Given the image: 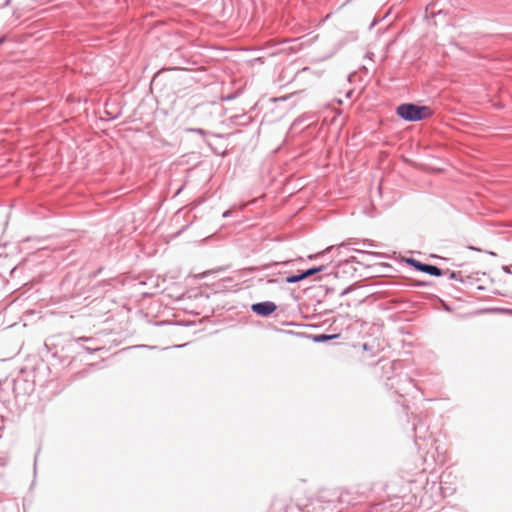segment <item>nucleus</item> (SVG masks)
<instances>
[{
	"label": "nucleus",
	"instance_id": "nucleus-46",
	"mask_svg": "<svg viewBox=\"0 0 512 512\" xmlns=\"http://www.w3.org/2000/svg\"><path fill=\"white\" fill-rule=\"evenodd\" d=\"M271 274H272V275H275V274H276V272H274V269H271Z\"/></svg>",
	"mask_w": 512,
	"mask_h": 512
},
{
	"label": "nucleus",
	"instance_id": "nucleus-39",
	"mask_svg": "<svg viewBox=\"0 0 512 512\" xmlns=\"http://www.w3.org/2000/svg\"><path fill=\"white\" fill-rule=\"evenodd\" d=\"M362 347H363L364 350H368V344L367 343H364Z\"/></svg>",
	"mask_w": 512,
	"mask_h": 512
},
{
	"label": "nucleus",
	"instance_id": "nucleus-10",
	"mask_svg": "<svg viewBox=\"0 0 512 512\" xmlns=\"http://www.w3.org/2000/svg\"><path fill=\"white\" fill-rule=\"evenodd\" d=\"M290 263H291L290 260L283 261V262L273 261L270 263L263 264L261 266H250L247 268V270L251 273L259 272V271H266V270H271L273 267H276V266H288Z\"/></svg>",
	"mask_w": 512,
	"mask_h": 512
},
{
	"label": "nucleus",
	"instance_id": "nucleus-49",
	"mask_svg": "<svg viewBox=\"0 0 512 512\" xmlns=\"http://www.w3.org/2000/svg\"><path fill=\"white\" fill-rule=\"evenodd\" d=\"M435 484H436V482H435V481H433V482H432V486H431V488H430V489H432V488H433V486H434Z\"/></svg>",
	"mask_w": 512,
	"mask_h": 512
},
{
	"label": "nucleus",
	"instance_id": "nucleus-38",
	"mask_svg": "<svg viewBox=\"0 0 512 512\" xmlns=\"http://www.w3.org/2000/svg\"><path fill=\"white\" fill-rule=\"evenodd\" d=\"M215 137H218V138H224L225 135L224 134H213Z\"/></svg>",
	"mask_w": 512,
	"mask_h": 512
},
{
	"label": "nucleus",
	"instance_id": "nucleus-18",
	"mask_svg": "<svg viewBox=\"0 0 512 512\" xmlns=\"http://www.w3.org/2000/svg\"><path fill=\"white\" fill-rule=\"evenodd\" d=\"M352 250H353L354 252L359 253V254L369 255V256L376 257V258H382V257H383V254H382V253H379V252L364 251V250H360V249H356V248H353Z\"/></svg>",
	"mask_w": 512,
	"mask_h": 512
},
{
	"label": "nucleus",
	"instance_id": "nucleus-30",
	"mask_svg": "<svg viewBox=\"0 0 512 512\" xmlns=\"http://www.w3.org/2000/svg\"><path fill=\"white\" fill-rule=\"evenodd\" d=\"M7 35H0V46L3 45L7 41Z\"/></svg>",
	"mask_w": 512,
	"mask_h": 512
},
{
	"label": "nucleus",
	"instance_id": "nucleus-6",
	"mask_svg": "<svg viewBox=\"0 0 512 512\" xmlns=\"http://www.w3.org/2000/svg\"><path fill=\"white\" fill-rule=\"evenodd\" d=\"M403 479L406 480V482L411 485L410 492H414L415 494L420 491L424 490L425 493L429 492V478L426 474V468H422L418 472L410 475H407V477L403 476Z\"/></svg>",
	"mask_w": 512,
	"mask_h": 512
},
{
	"label": "nucleus",
	"instance_id": "nucleus-1",
	"mask_svg": "<svg viewBox=\"0 0 512 512\" xmlns=\"http://www.w3.org/2000/svg\"><path fill=\"white\" fill-rule=\"evenodd\" d=\"M399 368H401L399 361H391L382 365V370L385 375V386L388 389H394L395 393L402 396V392H408L411 386H416L413 379L406 374L396 373V370Z\"/></svg>",
	"mask_w": 512,
	"mask_h": 512
},
{
	"label": "nucleus",
	"instance_id": "nucleus-44",
	"mask_svg": "<svg viewBox=\"0 0 512 512\" xmlns=\"http://www.w3.org/2000/svg\"><path fill=\"white\" fill-rule=\"evenodd\" d=\"M391 486H392V483H389V484H387V486H386V487H387L388 489H390V488H391Z\"/></svg>",
	"mask_w": 512,
	"mask_h": 512
},
{
	"label": "nucleus",
	"instance_id": "nucleus-17",
	"mask_svg": "<svg viewBox=\"0 0 512 512\" xmlns=\"http://www.w3.org/2000/svg\"><path fill=\"white\" fill-rule=\"evenodd\" d=\"M362 244V240H357V239H348L344 242H342L339 246H338V249H342V248H347L348 246L350 245H358V244Z\"/></svg>",
	"mask_w": 512,
	"mask_h": 512
},
{
	"label": "nucleus",
	"instance_id": "nucleus-16",
	"mask_svg": "<svg viewBox=\"0 0 512 512\" xmlns=\"http://www.w3.org/2000/svg\"><path fill=\"white\" fill-rule=\"evenodd\" d=\"M239 213V208L236 205L231 206L229 209L222 213L223 218H228Z\"/></svg>",
	"mask_w": 512,
	"mask_h": 512
},
{
	"label": "nucleus",
	"instance_id": "nucleus-12",
	"mask_svg": "<svg viewBox=\"0 0 512 512\" xmlns=\"http://www.w3.org/2000/svg\"><path fill=\"white\" fill-rule=\"evenodd\" d=\"M309 339H311L314 343H326L330 340H333L338 337L337 334H326V333H320V334H310L307 335Z\"/></svg>",
	"mask_w": 512,
	"mask_h": 512
},
{
	"label": "nucleus",
	"instance_id": "nucleus-35",
	"mask_svg": "<svg viewBox=\"0 0 512 512\" xmlns=\"http://www.w3.org/2000/svg\"><path fill=\"white\" fill-rule=\"evenodd\" d=\"M353 93H354V92H353V90L348 91V92L346 93V97H347V98H351V97H352V95H353Z\"/></svg>",
	"mask_w": 512,
	"mask_h": 512
},
{
	"label": "nucleus",
	"instance_id": "nucleus-7",
	"mask_svg": "<svg viewBox=\"0 0 512 512\" xmlns=\"http://www.w3.org/2000/svg\"><path fill=\"white\" fill-rule=\"evenodd\" d=\"M327 494H329L328 497L330 500L333 501V512H339L341 509H343V505L355 504L351 497V493L348 490H327Z\"/></svg>",
	"mask_w": 512,
	"mask_h": 512
},
{
	"label": "nucleus",
	"instance_id": "nucleus-37",
	"mask_svg": "<svg viewBox=\"0 0 512 512\" xmlns=\"http://www.w3.org/2000/svg\"><path fill=\"white\" fill-rule=\"evenodd\" d=\"M133 348H149V346H147V345H137V346H133Z\"/></svg>",
	"mask_w": 512,
	"mask_h": 512
},
{
	"label": "nucleus",
	"instance_id": "nucleus-33",
	"mask_svg": "<svg viewBox=\"0 0 512 512\" xmlns=\"http://www.w3.org/2000/svg\"><path fill=\"white\" fill-rule=\"evenodd\" d=\"M488 255L492 256V257H496L497 256V253H495L494 251H485Z\"/></svg>",
	"mask_w": 512,
	"mask_h": 512
},
{
	"label": "nucleus",
	"instance_id": "nucleus-4",
	"mask_svg": "<svg viewBox=\"0 0 512 512\" xmlns=\"http://www.w3.org/2000/svg\"><path fill=\"white\" fill-rule=\"evenodd\" d=\"M411 429L414 431V443L419 450L424 449L428 445L432 446L433 438L428 432V427L416 416L413 418Z\"/></svg>",
	"mask_w": 512,
	"mask_h": 512
},
{
	"label": "nucleus",
	"instance_id": "nucleus-15",
	"mask_svg": "<svg viewBox=\"0 0 512 512\" xmlns=\"http://www.w3.org/2000/svg\"><path fill=\"white\" fill-rule=\"evenodd\" d=\"M431 285L430 281L425 280H417V279H410L407 283L404 284L405 287L408 288H422V287H428Z\"/></svg>",
	"mask_w": 512,
	"mask_h": 512
},
{
	"label": "nucleus",
	"instance_id": "nucleus-25",
	"mask_svg": "<svg viewBox=\"0 0 512 512\" xmlns=\"http://www.w3.org/2000/svg\"><path fill=\"white\" fill-rule=\"evenodd\" d=\"M280 281L278 278H267L266 283L267 284H278Z\"/></svg>",
	"mask_w": 512,
	"mask_h": 512
},
{
	"label": "nucleus",
	"instance_id": "nucleus-3",
	"mask_svg": "<svg viewBox=\"0 0 512 512\" xmlns=\"http://www.w3.org/2000/svg\"><path fill=\"white\" fill-rule=\"evenodd\" d=\"M327 490H321L319 493L305 504L288 506L286 512H292L296 509L298 512H333V501L330 500Z\"/></svg>",
	"mask_w": 512,
	"mask_h": 512
},
{
	"label": "nucleus",
	"instance_id": "nucleus-13",
	"mask_svg": "<svg viewBox=\"0 0 512 512\" xmlns=\"http://www.w3.org/2000/svg\"><path fill=\"white\" fill-rule=\"evenodd\" d=\"M386 501H391L388 503L390 512H398L404 505L400 495H395L393 498H389Z\"/></svg>",
	"mask_w": 512,
	"mask_h": 512
},
{
	"label": "nucleus",
	"instance_id": "nucleus-41",
	"mask_svg": "<svg viewBox=\"0 0 512 512\" xmlns=\"http://www.w3.org/2000/svg\"><path fill=\"white\" fill-rule=\"evenodd\" d=\"M331 291H333V289H332V288L326 287V292H327V293H329V292H331Z\"/></svg>",
	"mask_w": 512,
	"mask_h": 512
},
{
	"label": "nucleus",
	"instance_id": "nucleus-47",
	"mask_svg": "<svg viewBox=\"0 0 512 512\" xmlns=\"http://www.w3.org/2000/svg\"><path fill=\"white\" fill-rule=\"evenodd\" d=\"M271 274H272V275H275V274H276V272H274V269H271Z\"/></svg>",
	"mask_w": 512,
	"mask_h": 512
},
{
	"label": "nucleus",
	"instance_id": "nucleus-50",
	"mask_svg": "<svg viewBox=\"0 0 512 512\" xmlns=\"http://www.w3.org/2000/svg\"><path fill=\"white\" fill-rule=\"evenodd\" d=\"M478 289H479V290H483V289H484V287H483V286H479V287H478Z\"/></svg>",
	"mask_w": 512,
	"mask_h": 512
},
{
	"label": "nucleus",
	"instance_id": "nucleus-8",
	"mask_svg": "<svg viewBox=\"0 0 512 512\" xmlns=\"http://www.w3.org/2000/svg\"><path fill=\"white\" fill-rule=\"evenodd\" d=\"M278 309V305L271 300L255 302L250 305V310L258 317L268 318Z\"/></svg>",
	"mask_w": 512,
	"mask_h": 512
},
{
	"label": "nucleus",
	"instance_id": "nucleus-31",
	"mask_svg": "<svg viewBox=\"0 0 512 512\" xmlns=\"http://www.w3.org/2000/svg\"><path fill=\"white\" fill-rule=\"evenodd\" d=\"M277 331H280V332H284V333H287V334H297V335H302L301 333H295L291 330H282V329H276Z\"/></svg>",
	"mask_w": 512,
	"mask_h": 512
},
{
	"label": "nucleus",
	"instance_id": "nucleus-23",
	"mask_svg": "<svg viewBox=\"0 0 512 512\" xmlns=\"http://www.w3.org/2000/svg\"><path fill=\"white\" fill-rule=\"evenodd\" d=\"M362 244L364 246H368V247H375L376 245L374 244V242L372 240H369V239H364L362 240Z\"/></svg>",
	"mask_w": 512,
	"mask_h": 512
},
{
	"label": "nucleus",
	"instance_id": "nucleus-21",
	"mask_svg": "<svg viewBox=\"0 0 512 512\" xmlns=\"http://www.w3.org/2000/svg\"><path fill=\"white\" fill-rule=\"evenodd\" d=\"M354 290V287L353 285H349L347 286L345 289H343L341 292H340V297H344L346 296L347 294H349L350 292H352Z\"/></svg>",
	"mask_w": 512,
	"mask_h": 512
},
{
	"label": "nucleus",
	"instance_id": "nucleus-48",
	"mask_svg": "<svg viewBox=\"0 0 512 512\" xmlns=\"http://www.w3.org/2000/svg\"><path fill=\"white\" fill-rule=\"evenodd\" d=\"M286 325L290 326V325H293L292 322H287Z\"/></svg>",
	"mask_w": 512,
	"mask_h": 512
},
{
	"label": "nucleus",
	"instance_id": "nucleus-43",
	"mask_svg": "<svg viewBox=\"0 0 512 512\" xmlns=\"http://www.w3.org/2000/svg\"><path fill=\"white\" fill-rule=\"evenodd\" d=\"M400 493H402V494L404 495V494L406 493V489H402V490L400 491Z\"/></svg>",
	"mask_w": 512,
	"mask_h": 512
},
{
	"label": "nucleus",
	"instance_id": "nucleus-22",
	"mask_svg": "<svg viewBox=\"0 0 512 512\" xmlns=\"http://www.w3.org/2000/svg\"><path fill=\"white\" fill-rule=\"evenodd\" d=\"M93 340H94V338H93V337H85V336H83V337H78V338H76V339H75V341H76L77 343H81V342H90V341H93Z\"/></svg>",
	"mask_w": 512,
	"mask_h": 512
},
{
	"label": "nucleus",
	"instance_id": "nucleus-27",
	"mask_svg": "<svg viewBox=\"0 0 512 512\" xmlns=\"http://www.w3.org/2000/svg\"><path fill=\"white\" fill-rule=\"evenodd\" d=\"M347 261H348L349 263H357V264H360V263H361L360 261H358L357 257H355V256H351V257H349Z\"/></svg>",
	"mask_w": 512,
	"mask_h": 512
},
{
	"label": "nucleus",
	"instance_id": "nucleus-5",
	"mask_svg": "<svg viewBox=\"0 0 512 512\" xmlns=\"http://www.w3.org/2000/svg\"><path fill=\"white\" fill-rule=\"evenodd\" d=\"M402 262L405 263L408 267H410L414 271L425 273V274H428V275L434 276V277L444 276L443 269H441L440 267H438L434 264L424 263V262H421L420 260H417L416 258H413V257H405L402 260Z\"/></svg>",
	"mask_w": 512,
	"mask_h": 512
},
{
	"label": "nucleus",
	"instance_id": "nucleus-20",
	"mask_svg": "<svg viewBox=\"0 0 512 512\" xmlns=\"http://www.w3.org/2000/svg\"><path fill=\"white\" fill-rule=\"evenodd\" d=\"M187 131L191 132V133H197V134L202 135V136H205V135L208 134V131H206L203 128H188Z\"/></svg>",
	"mask_w": 512,
	"mask_h": 512
},
{
	"label": "nucleus",
	"instance_id": "nucleus-11",
	"mask_svg": "<svg viewBox=\"0 0 512 512\" xmlns=\"http://www.w3.org/2000/svg\"><path fill=\"white\" fill-rule=\"evenodd\" d=\"M444 275H447L450 280H454L460 283H471L472 277L471 276H462L461 271H453L450 269H443Z\"/></svg>",
	"mask_w": 512,
	"mask_h": 512
},
{
	"label": "nucleus",
	"instance_id": "nucleus-29",
	"mask_svg": "<svg viewBox=\"0 0 512 512\" xmlns=\"http://www.w3.org/2000/svg\"><path fill=\"white\" fill-rule=\"evenodd\" d=\"M467 248L472 251L483 252V250L481 248L473 246V245H469Z\"/></svg>",
	"mask_w": 512,
	"mask_h": 512
},
{
	"label": "nucleus",
	"instance_id": "nucleus-2",
	"mask_svg": "<svg viewBox=\"0 0 512 512\" xmlns=\"http://www.w3.org/2000/svg\"><path fill=\"white\" fill-rule=\"evenodd\" d=\"M396 115L406 122L414 123L431 118L433 110L427 105L404 102L396 107Z\"/></svg>",
	"mask_w": 512,
	"mask_h": 512
},
{
	"label": "nucleus",
	"instance_id": "nucleus-51",
	"mask_svg": "<svg viewBox=\"0 0 512 512\" xmlns=\"http://www.w3.org/2000/svg\"><path fill=\"white\" fill-rule=\"evenodd\" d=\"M443 475L440 476V484L442 483Z\"/></svg>",
	"mask_w": 512,
	"mask_h": 512
},
{
	"label": "nucleus",
	"instance_id": "nucleus-34",
	"mask_svg": "<svg viewBox=\"0 0 512 512\" xmlns=\"http://www.w3.org/2000/svg\"><path fill=\"white\" fill-rule=\"evenodd\" d=\"M317 257H318V254H311V255H309V256H308V259H309V260H314V259H316Z\"/></svg>",
	"mask_w": 512,
	"mask_h": 512
},
{
	"label": "nucleus",
	"instance_id": "nucleus-32",
	"mask_svg": "<svg viewBox=\"0 0 512 512\" xmlns=\"http://www.w3.org/2000/svg\"><path fill=\"white\" fill-rule=\"evenodd\" d=\"M183 190V186H181L180 188L177 189V191L175 192L174 196H178Z\"/></svg>",
	"mask_w": 512,
	"mask_h": 512
},
{
	"label": "nucleus",
	"instance_id": "nucleus-9",
	"mask_svg": "<svg viewBox=\"0 0 512 512\" xmlns=\"http://www.w3.org/2000/svg\"><path fill=\"white\" fill-rule=\"evenodd\" d=\"M326 269L325 265L312 266L304 270H298L296 274H290L285 277L284 282L287 284H294L301 282L308 277L314 276Z\"/></svg>",
	"mask_w": 512,
	"mask_h": 512
},
{
	"label": "nucleus",
	"instance_id": "nucleus-36",
	"mask_svg": "<svg viewBox=\"0 0 512 512\" xmlns=\"http://www.w3.org/2000/svg\"><path fill=\"white\" fill-rule=\"evenodd\" d=\"M430 257H431V258H434V259H444L443 257H440V256H438V255H436V254H431V256H430Z\"/></svg>",
	"mask_w": 512,
	"mask_h": 512
},
{
	"label": "nucleus",
	"instance_id": "nucleus-40",
	"mask_svg": "<svg viewBox=\"0 0 512 512\" xmlns=\"http://www.w3.org/2000/svg\"><path fill=\"white\" fill-rule=\"evenodd\" d=\"M36 464H37V458H35V461H34V472H36Z\"/></svg>",
	"mask_w": 512,
	"mask_h": 512
},
{
	"label": "nucleus",
	"instance_id": "nucleus-19",
	"mask_svg": "<svg viewBox=\"0 0 512 512\" xmlns=\"http://www.w3.org/2000/svg\"><path fill=\"white\" fill-rule=\"evenodd\" d=\"M206 144L209 146V148L215 155L222 157H225L227 155L226 151L220 152L217 148L213 147V145L209 141H206Z\"/></svg>",
	"mask_w": 512,
	"mask_h": 512
},
{
	"label": "nucleus",
	"instance_id": "nucleus-26",
	"mask_svg": "<svg viewBox=\"0 0 512 512\" xmlns=\"http://www.w3.org/2000/svg\"><path fill=\"white\" fill-rule=\"evenodd\" d=\"M102 271H103V267H100L99 269H97L96 271L91 273L90 277L96 278Z\"/></svg>",
	"mask_w": 512,
	"mask_h": 512
},
{
	"label": "nucleus",
	"instance_id": "nucleus-45",
	"mask_svg": "<svg viewBox=\"0 0 512 512\" xmlns=\"http://www.w3.org/2000/svg\"><path fill=\"white\" fill-rule=\"evenodd\" d=\"M445 310H446V311H451V308H450L449 306H447V307L445 308Z\"/></svg>",
	"mask_w": 512,
	"mask_h": 512
},
{
	"label": "nucleus",
	"instance_id": "nucleus-14",
	"mask_svg": "<svg viewBox=\"0 0 512 512\" xmlns=\"http://www.w3.org/2000/svg\"><path fill=\"white\" fill-rule=\"evenodd\" d=\"M390 501L382 500L374 503L368 512H390L389 503Z\"/></svg>",
	"mask_w": 512,
	"mask_h": 512
},
{
	"label": "nucleus",
	"instance_id": "nucleus-42",
	"mask_svg": "<svg viewBox=\"0 0 512 512\" xmlns=\"http://www.w3.org/2000/svg\"><path fill=\"white\" fill-rule=\"evenodd\" d=\"M10 4V0H6L4 6H8Z\"/></svg>",
	"mask_w": 512,
	"mask_h": 512
},
{
	"label": "nucleus",
	"instance_id": "nucleus-28",
	"mask_svg": "<svg viewBox=\"0 0 512 512\" xmlns=\"http://www.w3.org/2000/svg\"><path fill=\"white\" fill-rule=\"evenodd\" d=\"M85 351H87L89 354H93L94 352L100 350V348H90V347H84Z\"/></svg>",
	"mask_w": 512,
	"mask_h": 512
},
{
	"label": "nucleus",
	"instance_id": "nucleus-24",
	"mask_svg": "<svg viewBox=\"0 0 512 512\" xmlns=\"http://www.w3.org/2000/svg\"><path fill=\"white\" fill-rule=\"evenodd\" d=\"M502 270L506 274H512V265H504L502 266Z\"/></svg>",
	"mask_w": 512,
	"mask_h": 512
}]
</instances>
